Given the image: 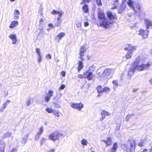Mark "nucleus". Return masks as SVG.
I'll return each instance as SVG.
<instances>
[{
  "label": "nucleus",
  "mask_w": 152,
  "mask_h": 152,
  "mask_svg": "<svg viewBox=\"0 0 152 152\" xmlns=\"http://www.w3.org/2000/svg\"><path fill=\"white\" fill-rule=\"evenodd\" d=\"M134 66H131L128 71L127 77L129 80L131 79V77L133 75L135 69L138 71L147 69L149 68L151 64L148 62L146 64L143 63L140 56H139L136 58L134 62Z\"/></svg>",
  "instance_id": "obj_1"
},
{
  "label": "nucleus",
  "mask_w": 152,
  "mask_h": 152,
  "mask_svg": "<svg viewBox=\"0 0 152 152\" xmlns=\"http://www.w3.org/2000/svg\"><path fill=\"white\" fill-rule=\"evenodd\" d=\"M136 142L132 137H130L127 142V144L122 146L123 148L126 151V152H133L136 147Z\"/></svg>",
  "instance_id": "obj_2"
},
{
  "label": "nucleus",
  "mask_w": 152,
  "mask_h": 152,
  "mask_svg": "<svg viewBox=\"0 0 152 152\" xmlns=\"http://www.w3.org/2000/svg\"><path fill=\"white\" fill-rule=\"evenodd\" d=\"M63 135L62 133H60L58 130H56L49 135L48 138L49 139L54 142L59 139V136Z\"/></svg>",
  "instance_id": "obj_3"
},
{
  "label": "nucleus",
  "mask_w": 152,
  "mask_h": 152,
  "mask_svg": "<svg viewBox=\"0 0 152 152\" xmlns=\"http://www.w3.org/2000/svg\"><path fill=\"white\" fill-rule=\"evenodd\" d=\"M112 23V21H108V19L106 18L102 20H100V25L102 27L106 28H107L109 26V25Z\"/></svg>",
  "instance_id": "obj_4"
},
{
  "label": "nucleus",
  "mask_w": 152,
  "mask_h": 152,
  "mask_svg": "<svg viewBox=\"0 0 152 152\" xmlns=\"http://www.w3.org/2000/svg\"><path fill=\"white\" fill-rule=\"evenodd\" d=\"M91 72L86 71L84 73L83 75H79L78 77L80 78H87L88 80H91L93 77V76L91 75Z\"/></svg>",
  "instance_id": "obj_5"
},
{
  "label": "nucleus",
  "mask_w": 152,
  "mask_h": 152,
  "mask_svg": "<svg viewBox=\"0 0 152 152\" xmlns=\"http://www.w3.org/2000/svg\"><path fill=\"white\" fill-rule=\"evenodd\" d=\"M113 70L112 69H106L103 72V80L105 79L108 78L111 74Z\"/></svg>",
  "instance_id": "obj_6"
},
{
  "label": "nucleus",
  "mask_w": 152,
  "mask_h": 152,
  "mask_svg": "<svg viewBox=\"0 0 152 152\" xmlns=\"http://www.w3.org/2000/svg\"><path fill=\"white\" fill-rule=\"evenodd\" d=\"M137 47L136 46H133L131 44H127L125 45L124 49L126 51H132L136 50Z\"/></svg>",
  "instance_id": "obj_7"
},
{
  "label": "nucleus",
  "mask_w": 152,
  "mask_h": 152,
  "mask_svg": "<svg viewBox=\"0 0 152 152\" xmlns=\"http://www.w3.org/2000/svg\"><path fill=\"white\" fill-rule=\"evenodd\" d=\"M71 106L78 110H80L83 107V105L81 103H72L71 104Z\"/></svg>",
  "instance_id": "obj_8"
},
{
  "label": "nucleus",
  "mask_w": 152,
  "mask_h": 152,
  "mask_svg": "<svg viewBox=\"0 0 152 152\" xmlns=\"http://www.w3.org/2000/svg\"><path fill=\"white\" fill-rule=\"evenodd\" d=\"M149 31L147 30L140 29L139 31V34L143 38L145 39L148 37V34Z\"/></svg>",
  "instance_id": "obj_9"
},
{
  "label": "nucleus",
  "mask_w": 152,
  "mask_h": 152,
  "mask_svg": "<svg viewBox=\"0 0 152 152\" xmlns=\"http://www.w3.org/2000/svg\"><path fill=\"white\" fill-rule=\"evenodd\" d=\"M51 13L53 15H54L55 14L58 15V18H61L62 16V15H64V13L61 10L56 11L55 10H53L51 12Z\"/></svg>",
  "instance_id": "obj_10"
},
{
  "label": "nucleus",
  "mask_w": 152,
  "mask_h": 152,
  "mask_svg": "<svg viewBox=\"0 0 152 152\" xmlns=\"http://www.w3.org/2000/svg\"><path fill=\"white\" fill-rule=\"evenodd\" d=\"M86 47L84 46H82L80 49V58L82 60H83V57L84 55V53L86 51Z\"/></svg>",
  "instance_id": "obj_11"
},
{
  "label": "nucleus",
  "mask_w": 152,
  "mask_h": 152,
  "mask_svg": "<svg viewBox=\"0 0 152 152\" xmlns=\"http://www.w3.org/2000/svg\"><path fill=\"white\" fill-rule=\"evenodd\" d=\"M98 17L100 20L106 18L103 11L101 10H99L98 11Z\"/></svg>",
  "instance_id": "obj_12"
},
{
  "label": "nucleus",
  "mask_w": 152,
  "mask_h": 152,
  "mask_svg": "<svg viewBox=\"0 0 152 152\" xmlns=\"http://www.w3.org/2000/svg\"><path fill=\"white\" fill-rule=\"evenodd\" d=\"M9 38L12 40V43L15 44L17 42L16 35L15 34H11L9 36Z\"/></svg>",
  "instance_id": "obj_13"
},
{
  "label": "nucleus",
  "mask_w": 152,
  "mask_h": 152,
  "mask_svg": "<svg viewBox=\"0 0 152 152\" xmlns=\"http://www.w3.org/2000/svg\"><path fill=\"white\" fill-rule=\"evenodd\" d=\"M101 115L102 118L100 119V120L102 121L105 118V116H109L110 113L105 110H102L101 112Z\"/></svg>",
  "instance_id": "obj_14"
},
{
  "label": "nucleus",
  "mask_w": 152,
  "mask_h": 152,
  "mask_svg": "<svg viewBox=\"0 0 152 152\" xmlns=\"http://www.w3.org/2000/svg\"><path fill=\"white\" fill-rule=\"evenodd\" d=\"M107 14L108 18L110 20L109 21H110L111 22L112 21L113 23V19L115 18V15L113 14L111 12H107Z\"/></svg>",
  "instance_id": "obj_15"
},
{
  "label": "nucleus",
  "mask_w": 152,
  "mask_h": 152,
  "mask_svg": "<svg viewBox=\"0 0 152 152\" xmlns=\"http://www.w3.org/2000/svg\"><path fill=\"white\" fill-rule=\"evenodd\" d=\"M65 35V33L64 32H61L55 37V39L57 42H59L60 40Z\"/></svg>",
  "instance_id": "obj_16"
},
{
  "label": "nucleus",
  "mask_w": 152,
  "mask_h": 152,
  "mask_svg": "<svg viewBox=\"0 0 152 152\" xmlns=\"http://www.w3.org/2000/svg\"><path fill=\"white\" fill-rule=\"evenodd\" d=\"M144 21L146 26L147 29H148L149 27L152 26V21L148 18H145Z\"/></svg>",
  "instance_id": "obj_17"
},
{
  "label": "nucleus",
  "mask_w": 152,
  "mask_h": 152,
  "mask_svg": "<svg viewBox=\"0 0 152 152\" xmlns=\"http://www.w3.org/2000/svg\"><path fill=\"white\" fill-rule=\"evenodd\" d=\"M102 141L104 142L106 144L107 146H110L112 143V141L110 137H108L106 140H102Z\"/></svg>",
  "instance_id": "obj_18"
},
{
  "label": "nucleus",
  "mask_w": 152,
  "mask_h": 152,
  "mask_svg": "<svg viewBox=\"0 0 152 152\" xmlns=\"http://www.w3.org/2000/svg\"><path fill=\"white\" fill-rule=\"evenodd\" d=\"M20 14V12L18 10H15L14 12L13 15L14 19L16 20H18L19 18Z\"/></svg>",
  "instance_id": "obj_19"
},
{
  "label": "nucleus",
  "mask_w": 152,
  "mask_h": 152,
  "mask_svg": "<svg viewBox=\"0 0 152 152\" xmlns=\"http://www.w3.org/2000/svg\"><path fill=\"white\" fill-rule=\"evenodd\" d=\"M118 148V144L117 142L115 143L112 148L109 150V152H115Z\"/></svg>",
  "instance_id": "obj_20"
},
{
  "label": "nucleus",
  "mask_w": 152,
  "mask_h": 152,
  "mask_svg": "<svg viewBox=\"0 0 152 152\" xmlns=\"http://www.w3.org/2000/svg\"><path fill=\"white\" fill-rule=\"evenodd\" d=\"M62 22V20L61 18H58L55 21V26L58 27L60 26Z\"/></svg>",
  "instance_id": "obj_21"
},
{
  "label": "nucleus",
  "mask_w": 152,
  "mask_h": 152,
  "mask_svg": "<svg viewBox=\"0 0 152 152\" xmlns=\"http://www.w3.org/2000/svg\"><path fill=\"white\" fill-rule=\"evenodd\" d=\"M127 3L129 6L133 9L135 12H136L135 8L133 6V2L131 0H128L127 1Z\"/></svg>",
  "instance_id": "obj_22"
},
{
  "label": "nucleus",
  "mask_w": 152,
  "mask_h": 152,
  "mask_svg": "<svg viewBox=\"0 0 152 152\" xmlns=\"http://www.w3.org/2000/svg\"><path fill=\"white\" fill-rule=\"evenodd\" d=\"M29 136L28 134H26L23 136L22 138L21 142L22 143L25 144L27 142V140H28Z\"/></svg>",
  "instance_id": "obj_23"
},
{
  "label": "nucleus",
  "mask_w": 152,
  "mask_h": 152,
  "mask_svg": "<svg viewBox=\"0 0 152 152\" xmlns=\"http://www.w3.org/2000/svg\"><path fill=\"white\" fill-rule=\"evenodd\" d=\"M112 83L113 84V88L114 90H115L118 87V81L117 80H114L112 81Z\"/></svg>",
  "instance_id": "obj_24"
},
{
  "label": "nucleus",
  "mask_w": 152,
  "mask_h": 152,
  "mask_svg": "<svg viewBox=\"0 0 152 152\" xmlns=\"http://www.w3.org/2000/svg\"><path fill=\"white\" fill-rule=\"evenodd\" d=\"M78 67L77 69L78 72H79L83 67V63L82 61H79L78 62Z\"/></svg>",
  "instance_id": "obj_25"
},
{
  "label": "nucleus",
  "mask_w": 152,
  "mask_h": 152,
  "mask_svg": "<svg viewBox=\"0 0 152 152\" xmlns=\"http://www.w3.org/2000/svg\"><path fill=\"white\" fill-rule=\"evenodd\" d=\"M18 24V22L17 21H14L12 22L10 28H13L16 26Z\"/></svg>",
  "instance_id": "obj_26"
},
{
  "label": "nucleus",
  "mask_w": 152,
  "mask_h": 152,
  "mask_svg": "<svg viewBox=\"0 0 152 152\" xmlns=\"http://www.w3.org/2000/svg\"><path fill=\"white\" fill-rule=\"evenodd\" d=\"M96 69V67L94 65L91 66L89 68L88 70L87 71H88L91 72V75L94 76V75L92 74L93 72L95 71Z\"/></svg>",
  "instance_id": "obj_27"
},
{
  "label": "nucleus",
  "mask_w": 152,
  "mask_h": 152,
  "mask_svg": "<svg viewBox=\"0 0 152 152\" xmlns=\"http://www.w3.org/2000/svg\"><path fill=\"white\" fill-rule=\"evenodd\" d=\"M132 54L131 51H128L125 56V57L126 59H130L132 57Z\"/></svg>",
  "instance_id": "obj_28"
},
{
  "label": "nucleus",
  "mask_w": 152,
  "mask_h": 152,
  "mask_svg": "<svg viewBox=\"0 0 152 152\" xmlns=\"http://www.w3.org/2000/svg\"><path fill=\"white\" fill-rule=\"evenodd\" d=\"M96 77L99 79L103 80V72H98Z\"/></svg>",
  "instance_id": "obj_29"
},
{
  "label": "nucleus",
  "mask_w": 152,
  "mask_h": 152,
  "mask_svg": "<svg viewBox=\"0 0 152 152\" xmlns=\"http://www.w3.org/2000/svg\"><path fill=\"white\" fill-rule=\"evenodd\" d=\"M5 146V144L3 142L0 145V152H4V149Z\"/></svg>",
  "instance_id": "obj_30"
},
{
  "label": "nucleus",
  "mask_w": 152,
  "mask_h": 152,
  "mask_svg": "<svg viewBox=\"0 0 152 152\" xmlns=\"http://www.w3.org/2000/svg\"><path fill=\"white\" fill-rule=\"evenodd\" d=\"M146 141V140L145 139L141 140L140 142L138 144L139 146L140 147L143 146L145 144Z\"/></svg>",
  "instance_id": "obj_31"
},
{
  "label": "nucleus",
  "mask_w": 152,
  "mask_h": 152,
  "mask_svg": "<svg viewBox=\"0 0 152 152\" xmlns=\"http://www.w3.org/2000/svg\"><path fill=\"white\" fill-rule=\"evenodd\" d=\"M97 90L98 93L102 94L103 93V88H102V87L100 86H98Z\"/></svg>",
  "instance_id": "obj_32"
},
{
  "label": "nucleus",
  "mask_w": 152,
  "mask_h": 152,
  "mask_svg": "<svg viewBox=\"0 0 152 152\" xmlns=\"http://www.w3.org/2000/svg\"><path fill=\"white\" fill-rule=\"evenodd\" d=\"M11 134L9 132H7L4 133L3 136V138L4 139L7 137H9L11 136Z\"/></svg>",
  "instance_id": "obj_33"
},
{
  "label": "nucleus",
  "mask_w": 152,
  "mask_h": 152,
  "mask_svg": "<svg viewBox=\"0 0 152 152\" xmlns=\"http://www.w3.org/2000/svg\"><path fill=\"white\" fill-rule=\"evenodd\" d=\"M83 11L84 12L87 13L88 12V6L86 4L84 5L83 7Z\"/></svg>",
  "instance_id": "obj_34"
},
{
  "label": "nucleus",
  "mask_w": 152,
  "mask_h": 152,
  "mask_svg": "<svg viewBox=\"0 0 152 152\" xmlns=\"http://www.w3.org/2000/svg\"><path fill=\"white\" fill-rule=\"evenodd\" d=\"M53 91L51 90H50L48 91V93L47 94V96L51 98L53 96Z\"/></svg>",
  "instance_id": "obj_35"
},
{
  "label": "nucleus",
  "mask_w": 152,
  "mask_h": 152,
  "mask_svg": "<svg viewBox=\"0 0 152 152\" xmlns=\"http://www.w3.org/2000/svg\"><path fill=\"white\" fill-rule=\"evenodd\" d=\"M43 131V128L42 126H41L38 128V131L37 132V133L41 135Z\"/></svg>",
  "instance_id": "obj_36"
},
{
  "label": "nucleus",
  "mask_w": 152,
  "mask_h": 152,
  "mask_svg": "<svg viewBox=\"0 0 152 152\" xmlns=\"http://www.w3.org/2000/svg\"><path fill=\"white\" fill-rule=\"evenodd\" d=\"M76 24L77 27L80 28L81 26V22L79 20H77L76 22Z\"/></svg>",
  "instance_id": "obj_37"
},
{
  "label": "nucleus",
  "mask_w": 152,
  "mask_h": 152,
  "mask_svg": "<svg viewBox=\"0 0 152 152\" xmlns=\"http://www.w3.org/2000/svg\"><path fill=\"white\" fill-rule=\"evenodd\" d=\"M45 110L48 113H53L54 110L51 108H47Z\"/></svg>",
  "instance_id": "obj_38"
},
{
  "label": "nucleus",
  "mask_w": 152,
  "mask_h": 152,
  "mask_svg": "<svg viewBox=\"0 0 152 152\" xmlns=\"http://www.w3.org/2000/svg\"><path fill=\"white\" fill-rule=\"evenodd\" d=\"M81 143L82 145H87L88 142L86 140L84 139H83L81 141Z\"/></svg>",
  "instance_id": "obj_39"
},
{
  "label": "nucleus",
  "mask_w": 152,
  "mask_h": 152,
  "mask_svg": "<svg viewBox=\"0 0 152 152\" xmlns=\"http://www.w3.org/2000/svg\"><path fill=\"white\" fill-rule=\"evenodd\" d=\"M36 51L37 53V56L42 55L41 54V51L39 48H36Z\"/></svg>",
  "instance_id": "obj_40"
},
{
  "label": "nucleus",
  "mask_w": 152,
  "mask_h": 152,
  "mask_svg": "<svg viewBox=\"0 0 152 152\" xmlns=\"http://www.w3.org/2000/svg\"><path fill=\"white\" fill-rule=\"evenodd\" d=\"M135 8V10L136 11V12H139L140 10V6L139 4H137L136 5V7H134Z\"/></svg>",
  "instance_id": "obj_41"
},
{
  "label": "nucleus",
  "mask_w": 152,
  "mask_h": 152,
  "mask_svg": "<svg viewBox=\"0 0 152 152\" xmlns=\"http://www.w3.org/2000/svg\"><path fill=\"white\" fill-rule=\"evenodd\" d=\"M42 61V55L37 56V61L38 63H40Z\"/></svg>",
  "instance_id": "obj_42"
},
{
  "label": "nucleus",
  "mask_w": 152,
  "mask_h": 152,
  "mask_svg": "<svg viewBox=\"0 0 152 152\" xmlns=\"http://www.w3.org/2000/svg\"><path fill=\"white\" fill-rule=\"evenodd\" d=\"M110 89L108 87H105L103 88V92H108L110 91Z\"/></svg>",
  "instance_id": "obj_43"
},
{
  "label": "nucleus",
  "mask_w": 152,
  "mask_h": 152,
  "mask_svg": "<svg viewBox=\"0 0 152 152\" xmlns=\"http://www.w3.org/2000/svg\"><path fill=\"white\" fill-rule=\"evenodd\" d=\"M97 4L99 6L102 5V3L101 0H96Z\"/></svg>",
  "instance_id": "obj_44"
},
{
  "label": "nucleus",
  "mask_w": 152,
  "mask_h": 152,
  "mask_svg": "<svg viewBox=\"0 0 152 152\" xmlns=\"http://www.w3.org/2000/svg\"><path fill=\"white\" fill-rule=\"evenodd\" d=\"M31 100L30 99H28L26 101V104L27 106H29L31 104Z\"/></svg>",
  "instance_id": "obj_45"
},
{
  "label": "nucleus",
  "mask_w": 152,
  "mask_h": 152,
  "mask_svg": "<svg viewBox=\"0 0 152 152\" xmlns=\"http://www.w3.org/2000/svg\"><path fill=\"white\" fill-rule=\"evenodd\" d=\"M132 115L131 114H128L126 115V117L125 118V119L126 121H128L129 119L130 118Z\"/></svg>",
  "instance_id": "obj_46"
},
{
  "label": "nucleus",
  "mask_w": 152,
  "mask_h": 152,
  "mask_svg": "<svg viewBox=\"0 0 152 152\" xmlns=\"http://www.w3.org/2000/svg\"><path fill=\"white\" fill-rule=\"evenodd\" d=\"M53 113L56 116L58 117H59V114L57 111L54 110Z\"/></svg>",
  "instance_id": "obj_47"
},
{
  "label": "nucleus",
  "mask_w": 152,
  "mask_h": 152,
  "mask_svg": "<svg viewBox=\"0 0 152 152\" xmlns=\"http://www.w3.org/2000/svg\"><path fill=\"white\" fill-rule=\"evenodd\" d=\"M6 107L5 106L3 105L0 108V113L4 111V110L6 108Z\"/></svg>",
  "instance_id": "obj_48"
},
{
  "label": "nucleus",
  "mask_w": 152,
  "mask_h": 152,
  "mask_svg": "<svg viewBox=\"0 0 152 152\" xmlns=\"http://www.w3.org/2000/svg\"><path fill=\"white\" fill-rule=\"evenodd\" d=\"M50 98L46 96L45 98V101L47 102H48L50 100Z\"/></svg>",
  "instance_id": "obj_49"
},
{
  "label": "nucleus",
  "mask_w": 152,
  "mask_h": 152,
  "mask_svg": "<svg viewBox=\"0 0 152 152\" xmlns=\"http://www.w3.org/2000/svg\"><path fill=\"white\" fill-rule=\"evenodd\" d=\"M10 102V101L9 100H7L3 105L6 107L7 105L9 104Z\"/></svg>",
  "instance_id": "obj_50"
},
{
  "label": "nucleus",
  "mask_w": 152,
  "mask_h": 152,
  "mask_svg": "<svg viewBox=\"0 0 152 152\" xmlns=\"http://www.w3.org/2000/svg\"><path fill=\"white\" fill-rule=\"evenodd\" d=\"M46 139L43 138L42 137L40 140V143L41 145H42L45 141Z\"/></svg>",
  "instance_id": "obj_51"
},
{
  "label": "nucleus",
  "mask_w": 152,
  "mask_h": 152,
  "mask_svg": "<svg viewBox=\"0 0 152 152\" xmlns=\"http://www.w3.org/2000/svg\"><path fill=\"white\" fill-rule=\"evenodd\" d=\"M65 85H64L62 84L59 88L58 89V90L59 91L61 90H63L65 88Z\"/></svg>",
  "instance_id": "obj_52"
},
{
  "label": "nucleus",
  "mask_w": 152,
  "mask_h": 152,
  "mask_svg": "<svg viewBox=\"0 0 152 152\" xmlns=\"http://www.w3.org/2000/svg\"><path fill=\"white\" fill-rule=\"evenodd\" d=\"M41 135L37 133L35 136V140H37L40 137V136Z\"/></svg>",
  "instance_id": "obj_53"
},
{
  "label": "nucleus",
  "mask_w": 152,
  "mask_h": 152,
  "mask_svg": "<svg viewBox=\"0 0 152 152\" xmlns=\"http://www.w3.org/2000/svg\"><path fill=\"white\" fill-rule=\"evenodd\" d=\"M39 24L40 25H43L44 24V20L43 19H40L39 20Z\"/></svg>",
  "instance_id": "obj_54"
},
{
  "label": "nucleus",
  "mask_w": 152,
  "mask_h": 152,
  "mask_svg": "<svg viewBox=\"0 0 152 152\" xmlns=\"http://www.w3.org/2000/svg\"><path fill=\"white\" fill-rule=\"evenodd\" d=\"M46 58L48 59H50L51 58V56L50 54H48L47 55H46Z\"/></svg>",
  "instance_id": "obj_55"
},
{
  "label": "nucleus",
  "mask_w": 152,
  "mask_h": 152,
  "mask_svg": "<svg viewBox=\"0 0 152 152\" xmlns=\"http://www.w3.org/2000/svg\"><path fill=\"white\" fill-rule=\"evenodd\" d=\"M55 150L53 149H50L48 150H47L46 152H54Z\"/></svg>",
  "instance_id": "obj_56"
},
{
  "label": "nucleus",
  "mask_w": 152,
  "mask_h": 152,
  "mask_svg": "<svg viewBox=\"0 0 152 152\" xmlns=\"http://www.w3.org/2000/svg\"><path fill=\"white\" fill-rule=\"evenodd\" d=\"M61 73L63 77H65V72L64 71H62Z\"/></svg>",
  "instance_id": "obj_57"
},
{
  "label": "nucleus",
  "mask_w": 152,
  "mask_h": 152,
  "mask_svg": "<svg viewBox=\"0 0 152 152\" xmlns=\"http://www.w3.org/2000/svg\"><path fill=\"white\" fill-rule=\"evenodd\" d=\"M90 0H83V2L82 3H84L85 2L88 3L90 2Z\"/></svg>",
  "instance_id": "obj_58"
},
{
  "label": "nucleus",
  "mask_w": 152,
  "mask_h": 152,
  "mask_svg": "<svg viewBox=\"0 0 152 152\" xmlns=\"http://www.w3.org/2000/svg\"><path fill=\"white\" fill-rule=\"evenodd\" d=\"M84 26H85V27L87 26H88V25H89V23H88V22H85L84 23Z\"/></svg>",
  "instance_id": "obj_59"
},
{
  "label": "nucleus",
  "mask_w": 152,
  "mask_h": 152,
  "mask_svg": "<svg viewBox=\"0 0 152 152\" xmlns=\"http://www.w3.org/2000/svg\"><path fill=\"white\" fill-rule=\"evenodd\" d=\"M48 26L50 27V28H53V25L51 23H49L48 24Z\"/></svg>",
  "instance_id": "obj_60"
},
{
  "label": "nucleus",
  "mask_w": 152,
  "mask_h": 152,
  "mask_svg": "<svg viewBox=\"0 0 152 152\" xmlns=\"http://www.w3.org/2000/svg\"><path fill=\"white\" fill-rule=\"evenodd\" d=\"M125 75V73L124 72H123L121 75V78L122 79V78L124 77V75Z\"/></svg>",
  "instance_id": "obj_61"
},
{
  "label": "nucleus",
  "mask_w": 152,
  "mask_h": 152,
  "mask_svg": "<svg viewBox=\"0 0 152 152\" xmlns=\"http://www.w3.org/2000/svg\"><path fill=\"white\" fill-rule=\"evenodd\" d=\"M138 90V89L136 88H134L132 90V91L133 92H136L137 90Z\"/></svg>",
  "instance_id": "obj_62"
},
{
  "label": "nucleus",
  "mask_w": 152,
  "mask_h": 152,
  "mask_svg": "<svg viewBox=\"0 0 152 152\" xmlns=\"http://www.w3.org/2000/svg\"><path fill=\"white\" fill-rule=\"evenodd\" d=\"M55 104L56 106L57 107H60V105L58 104H57V102H56L54 103Z\"/></svg>",
  "instance_id": "obj_63"
},
{
  "label": "nucleus",
  "mask_w": 152,
  "mask_h": 152,
  "mask_svg": "<svg viewBox=\"0 0 152 152\" xmlns=\"http://www.w3.org/2000/svg\"><path fill=\"white\" fill-rule=\"evenodd\" d=\"M10 152H16V149L13 148Z\"/></svg>",
  "instance_id": "obj_64"
}]
</instances>
